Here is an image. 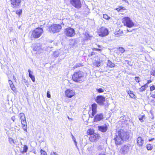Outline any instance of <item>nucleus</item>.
I'll return each instance as SVG.
<instances>
[{
	"label": "nucleus",
	"mask_w": 155,
	"mask_h": 155,
	"mask_svg": "<svg viewBox=\"0 0 155 155\" xmlns=\"http://www.w3.org/2000/svg\"><path fill=\"white\" fill-rule=\"evenodd\" d=\"M23 125L22 127H23L24 130L25 131H27V124H25V125L24 124L23 125Z\"/></svg>",
	"instance_id": "nucleus-42"
},
{
	"label": "nucleus",
	"mask_w": 155,
	"mask_h": 155,
	"mask_svg": "<svg viewBox=\"0 0 155 155\" xmlns=\"http://www.w3.org/2000/svg\"><path fill=\"white\" fill-rule=\"evenodd\" d=\"M43 32V31L42 28H36L32 32L31 39V40L32 38H39Z\"/></svg>",
	"instance_id": "nucleus-3"
},
{
	"label": "nucleus",
	"mask_w": 155,
	"mask_h": 155,
	"mask_svg": "<svg viewBox=\"0 0 155 155\" xmlns=\"http://www.w3.org/2000/svg\"><path fill=\"white\" fill-rule=\"evenodd\" d=\"M8 82L9 83V84H10V85H11V84H13V82H12V81L10 80H9L8 81Z\"/></svg>",
	"instance_id": "nucleus-52"
},
{
	"label": "nucleus",
	"mask_w": 155,
	"mask_h": 155,
	"mask_svg": "<svg viewBox=\"0 0 155 155\" xmlns=\"http://www.w3.org/2000/svg\"><path fill=\"white\" fill-rule=\"evenodd\" d=\"M115 10H117L118 12H119L121 11V10H126V9L124 7L121 6H118L117 8H116L115 9Z\"/></svg>",
	"instance_id": "nucleus-24"
},
{
	"label": "nucleus",
	"mask_w": 155,
	"mask_h": 155,
	"mask_svg": "<svg viewBox=\"0 0 155 155\" xmlns=\"http://www.w3.org/2000/svg\"><path fill=\"white\" fill-rule=\"evenodd\" d=\"M131 145L130 144L123 146L120 149V151L123 153H126L129 151Z\"/></svg>",
	"instance_id": "nucleus-10"
},
{
	"label": "nucleus",
	"mask_w": 155,
	"mask_h": 155,
	"mask_svg": "<svg viewBox=\"0 0 155 155\" xmlns=\"http://www.w3.org/2000/svg\"><path fill=\"white\" fill-rule=\"evenodd\" d=\"M145 115L144 114H143L142 115L140 116L139 117V120L141 122H143L144 121L143 119H145Z\"/></svg>",
	"instance_id": "nucleus-29"
},
{
	"label": "nucleus",
	"mask_w": 155,
	"mask_h": 155,
	"mask_svg": "<svg viewBox=\"0 0 155 155\" xmlns=\"http://www.w3.org/2000/svg\"><path fill=\"white\" fill-rule=\"evenodd\" d=\"M127 32H129V31L128 29L127 30Z\"/></svg>",
	"instance_id": "nucleus-59"
},
{
	"label": "nucleus",
	"mask_w": 155,
	"mask_h": 155,
	"mask_svg": "<svg viewBox=\"0 0 155 155\" xmlns=\"http://www.w3.org/2000/svg\"><path fill=\"white\" fill-rule=\"evenodd\" d=\"M87 134L91 135L94 133V130L93 129L90 128L87 131Z\"/></svg>",
	"instance_id": "nucleus-26"
},
{
	"label": "nucleus",
	"mask_w": 155,
	"mask_h": 155,
	"mask_svg": "<svg viewBox=\"0 0 155 155\" xmlns=\"http://www.w3.org/2000/svg\"><path fill=\"white\" fill-rule=\"evenodd\" d=\"M95 66L96 67H99L100 65V63L99 62H96L94 64Z\"/></svg>",
	"instance_id": "nucleus-39"
},
{
	"label": "nucleus",
	"mask_w": 155,
	"mask_h": 155,
	"mask_svg": "<svg viewBox=\"0 0 155 155\" xmlns=\"http://www.w3.org/2000/svg\"><path fill=\"white\" fill-rule=\"evenodd\" d=\"M103 18L104 19H107V15L103 14Z\"/></svg>",
	"instance_id": "nucleus-51"
},
{
	"label": "nucleus",
	"mask_w": 155,
	"mask_h": 155,
	"mask_svg": "<svg viewBox=\"0 0 155 155\" xmlns=\"http://www.w3.org/2000/svg\"><path fill=\"white\" fill-rule=\"evenodd\" d=\"M96 89L98 92L101 93H102L104 91V87L103 88H96Z\"/></svg>",
	"instance_id": "nucleus-30"
},
{
	"label": "nucleus",
	"mask_w": 155,
	"mask_h": 155,
	"mask_svg": "<svg viewBox=\"0 0 155 155\" xmlns=\"http://www.w3.org/2000/svg\"><path fill=\"white\" fill-rule=\"evenodd\" d=\"M94 51H101L102 50V49L101 48H94Z\"/></svg>",
	"instance_id": "nucleus-48"
},
{
	"label": "nucleus",
	"mask_w": 155,
	"mask_h": 155,
	"mask_svg": "<svg viewBox=\"0 0 155 155\" xmlns=\"http://www.w3.org/2000/svg\"><path fill=\"white\" fill-rule=\"evenodd\" d=\"M107 35L108 34V31H107Z\"/></svg>",
	"instance_id": "nucleus-60"
},
{
	"label": "nucleus",
	"mask_w": 155,
	"mask_h": 155,
	"mask_svg": "<svg viewBox=\"0 0 155 155\" xmlns=\"http://www.w3.org/2000/svg\"><path fill=\"white\" fill-rule=\"evenodd\" d=\"M97 104L95 103L93 104L92 105L91 110L92 112L91 113V117L93 118L97 113Z\"/></svg>",
	"instance_id": "nucleus-14"
},
{
	"label": "nucleus",
	"mask_w": 155,
	"mask_h": 155,
	"mask_svg": "<svg viewBox=\"0 0 155 155\" xmlns=\"http://www.w3.org/2000/svg\"><path fill=\"white\" fill-rule=\"evenodd\" d=\"M98 129L100 131L104 132L107 131V125L105 124L104 125L98 126Z\"/></svg>",
	"instance_id": "nucleus-18"
},
{
	"label": "nucleus",
	"mask_w": 155,
	"mask_h": 155,
	"mask_svg": "<svg viewBox=\"0 0 155 155\" xmlns=\"http://www.w3.org/2000/svg\"><path fill=\"white\" fill-rule=\"evenodd\" d=\"M107 65L110 68H113L114 67L115 64L110 60H108Z\"/></svg>",
	"instance_id": "nucleus-25"
},
{
	"label": "nucleus",
	"mask_w": 155,
	"mask_h": 155,
	"mask_svg": "<svg viewBox=\"0 0 155 155\" xmlns=\"http://www.w3.org/2000/svg\"><path fill=\"white\" fill-rule=\"evenodd\" d=\"M99 155H101V154H100Z\"/></svg>",
	"instance_id": "nucleus-62"
},
{
	"label": "nucleus",
	"mask_w": 155,
	"mask_h": 155,
	"mask_svg": "<svg viewBox=\"0 0 155 155\" xmlns=\"http://www.w3.org/2000/svg\"><path fill=\"white\" fill-rule=\"evenodd\" d=\"M150 74L152 76H155V69L152 70L150 71Z\"/></svg>",
	"instance_id": "nucleus-40"
},
{
	"label": "nucleus",
	"mask_w": 155,
	"mask_h": 155,
	"mask_svg": "<svg viewBox=\"0 0 155 155\" xmlns=\"http://www.w3.org/2000/svg\"><path fill=\"white\" fill-rule=\"evenodd\" d=\"M51 97V96L50 94V92L49 91H48L47 92V97L48 98H50Z\"/></svg>",
	"instance_id": "nucleus-46"
},
{
	"label": "nucleus",
	"mask_w": 155,
	"mask_h": 155,
	"mask_svg": "<svg viewBox=\"0 0 155 155\" xmlns=\"http://www.w3.org/2000/svg\"><path fill=\"white\" fill-rule=\"evenodd\" d=\"M122 21L124 26L128 28H132L134 25V23L130 18L127 17L123 18Z\"/></svg>",
	"instance_id": "nucleus-4"
},
{
	"label": "nucleus",
	"mask_w": 155,
	"mask_h": 155,
	"mask_svg": "<svg viewBox=\"0 0 155 155\" xmlns=\"http://www.w3.org/2000/svg\"><path fill=\"white\" fill-rule=\"evenodd\" d=\"M74 143H75V146H76V147L77 148H78V146H77V142L76 141H74Z\"/></svg>",
	"instance_id": "nucleus-54"
},
{
	"label": "nucleus",
	"mask_w": 155,
	"mask_h": 155,
	"mask_svg": "<svg viewBox=\"0 0 155 155\" xmlns=\"http://www.w3.org/2000/svg\"><path fill=\"white\" fill-rule=\"evenodd\" d=\"M62 28V27L59 24H54L51 25L49 28V31L50 32L53 33L59 32Z\"/></svg>",
	"instance_id": "nucleus-5"
},
{
	"label": "nucleus",
	"mask_w": 155,
	"mask_h": 155,
	"mask_svg": "<svg viewBox=\"0 0 155 155\" xmlns=\"http://www.w3.org/2000/svg\"><path fill=\"white\" fill-rule=\"evenodd\" d=\"M123 34V31L120 29L116 30L115 32V35L117 37L122 36Z\"/></svg>",
	"instance_id": "nucleus-20"
},
{
	"label": "nucleus",
	"mask_w": 155,
	"mask_h": 155,
	"mask_svg": "<svg viewBox=\"0 0 155 155\" xmlns=\"http://www.w3.org/2000/svg\"><path fill=\"white\" fill-rule=\"evenodd\" d=\"M22 12V9H19L16 11V13L18 15H20L21 14Z\"/></svg>",
	"instance_id": "nucleus-33"
},
{
	"label": "nucleus",
	"mask_w": 155,
	"mask_h": 155,
	"mask_svg": "<svg viewBox=\"0 0 155 155\" xmlns=\"http://www.w3.org/2000/svg\"><path fill=\"white\" fill-rule=\"evenodd\" d=\"M104 118V115L102 113L97 114L94 116V122H97L103 120Z\"/></svg>",
	"instance_id": "nucleus-13"
},
{
	"label": "nucleus",
	"mask_w": 155,
	"mask_h": 155,
	"mask_svg": "<svg viewBox=\"0 0 155 155\" xmlns=\"http://www.w3.org/2000/svg\"><path fill=\"white\" fill-rule=\"evenodd\" d=\"M85 79L84 73L81 71L74 72L72 76V79L73 81L79 83L84 81Z\"/></svg>",
	"instance_id": "nucleus-2"
},
{
	"label": "nucleus",
	"mask_w": 155,
	"mask_h": 155,
	"mask_svg": "<svg viewBox=\"0 0 155 155\" xmlns=\"http://www.w3.org/2000/svg\"><path fill=\"white\" fill-rule=\"evenodd\" d=\"M146 148L148 150H151L153 148V146L150 144H148L146 145Z\"/></svg>",
	"instance_id": "nucleus-27"
},
{
	"label": "nucleus",
	"mask_w": 155,
	"mask_h": 155,
	"mask_svg": "<svg viewBox=\"0 0 155 155\" xmlns=\"http://www.w3.org/2000/svg\"><path fill=\"white\" fill-rule=\"evenodd\" d=\"M40 152L41 155H47L46 152L42 149H41Z\"/></svg>",
	"instance_id": "nucleus-37"
},
{
	"label": "nucleus",
	"mask_w": 155,
	"mask_h": 155,
	"mask_svg": "<svg viewBox=\"0 0 155 155\" xmlns=\"http://www.w3.org/2000/svg\"><path fill=\"white\" fill-rule=\"evenodd\" d=\"M11 119L13 122H14L15 120V116H13L11 117Z\"/></svg>",
	"instance_id": "nucleus-50"
},
{
	"label": "nucleus",
	"mask_w": 155,
	"mask_h": 155,
	"mask_svg": "<svg viewBox=\"0 0 155 155\" xmlns=\"http://www.w3.org/2000/svg\"><path fill=\"white\" fill-rule=\"evenodd\" d=\"M99 137V134L94 133L91 135V136L89 137V140L90 141H92L97 140V139H98Z\"/></svg>",
	"instance_id": "nucleus-16"
},
{
	"label": "nucleus",
	"mask_w": 155,
	"mask_h": 155,
	"mask_svg": "<svg viewBox=\"0 0 155 155\" xmlns=\"http://www.w3.org/2000/svg\"><path fill=\"white\" fill-rule=\"evenodd\" d=\"M9 141L11 144L12 143L13 144L15 143L14 140L12 138H9Z\"/></svg>",
	"instance_id": "nucleus-35"
},
{
	"label": "nucleus",
	"mask_w": 155,
	"mask_h": 155,
	"mask_svg": "<svg viewBox=\"0 0 155 155\" xmlns=\"http://www.w3.org/2000/svg\"><path fill=\"white\" fill-rule=\"evenodd\" d=\"M10 85L11 88L12 90L14 91H16V88L13 84H11Z\"/></svg>",
	"instance_id": "nucleus-36"
},
{
	"label": "nucleus",
	"mask_w": 155,
	"mask_h": 155,
	"mask_svg": "<svg viewBox=\"0 0 155 155\" xmlns=\"http://www.w3.org/2000/svg\"><path fill=\"white\" fill-rule=\"evenodd\" d=\"M98 35L101 37H104L107 35V28L102 27L101 28V31L98 33Z\"/></svg>",
	"instance_id": "nucleus-15"
},
{
	"label": "nucleus",
	"mask_w": 155,
	"mask_h": 155,
	"mask_svg": "<svg viewBox=\"0 0 155 155\" xmlns=\"http://www.w3.org/2000/svg\"><path fill=\"white\" fill-rule=\"evenodd\" d=\"M21 123L22 125H23L24 124H27V123L26 120V119L24 120H21Z\"/></svg>",
	"instance_id": "nucleus-43"
},
{
	"label": "nucleus",
	"mask_w": 155,
	"mask_h": 155,
	"mask_svg": "<svg viewBox=\"0 0 155 155\" xmlns=\"http://www.w3.org/2000/svg\"><path fill=\"white\" fill-rule=\"evenodd\" d=\"M97 46L99 48H102V46L100 45H98Z\"/></svg>",
	"instance_id": "nucleus-56"
},
{
	"label": "nucleus",
	"mask_w": 155,
	"mask_h": 155,
	"mask_svg": "<svg viewBox=\"0 0 155 155\" xmlns=\"http://www.w3.org/2000/svg\"><path fill=\"white\" fill-rule=\"evenodd\" d=\"M74 91L70 89H67L65 92L66 96L69 98L72 97L74 95Z\"/></svg>",
	"instance_id": "nucleus-9"
},
{
	"label": "nucleus",
	"mask_w": 155,
	"mask_h": 155,
	"mask_svg": "<svg viewBox=\"0 0 155 155\" xmlns=\"http://www.w3.org/2000/svg\"><path fill=\"white\" fill-rule=\"evenodd\" d=\"M53 56L54 57H57L58 56V54L56 52H55L53 53Z\"/></svg>",
	"instance_id": "nucleus-45"
},
{
	"label": "nucleus",
	"mask_w": 155,
	"mask_h": 155,
	"mask_svg": "<svg viewBox=\"0 0 155 155\" xmlns=\"http://www.w3.org/2000/svg\"><path fill=\"white\" fill-rule=\"evenodd\" d=\"M127 93L129 94V96L130 97L133 98H135L136 97V96L134 94L133 91L130 90H129L127 91Z\"/></svg>",
	"instance_id": "nucleus-22"
},
{
	"label": "nucleus",
	"mask_w": 155,
	"mask_h": 155,
	"mask_svg": "<svg viewBox=\"0 0 155 155\" xmlns=\"http://www.w3.org/2000/svg\"><path fill=\"white\" fill-rule=\"evenodd\" d=\"M152 82V81L151 80H148L147 81V83H146L145 84L148 87V84L150 83H151Z\"/></svg>",
	"instance_id": "nucleus-44"
},
{
	"label": "nucleus",
	"mask_w": 155,
	"mask_h": 155,
	"mask_svg": "<svg viewBox=\"0 0 155 155\" xmlns=\"http://www.w3.org/2000/svg\"><path fill=\"white\" fill-rule=\"evenodd\" d=\"M29 77L31 78L33 82H34L35 81V78L34 75H32L29 76Z\"/></svg>",
	"instance_id": "nucleus-41"
},
{
	"label": "nucleus",
	"mask_w": 155,
	"mask_h": 155,
	"mask_svg": "<svg viewBox=\"0 0 155 155\" xmlns=\"http://www.w3.org/2000/svg\"><path fill=\"white\" fill-rule=\"evenodd\" d=\"M11 4L13 8H18L21 5V0H11Z\"/></svg>",
	"instance_id": "nucleus-8"
},
{
	"label": "nucleus",
	"mask_w": 155,
	"mask_h": 155,
	"mask_svg": "<svg viewBox=\"0 0 155 155\" xmlns=\"http://www.w3.org/2000/svg\"><path fill=\"white\" fill-rule=\"evenodd\" d=\"M144 140L140 137H138L137 139V144L139 146H142Z\"/></svg>",
	"instance_id": "nucleus-17"
},
{
	"label": "nucleus",
	"mask_w": 155,
	"mask_h": 155,
	"mask_svg": "<svg viewBox=\"0 0 155 155\" xmlns=\"http://www.w3.org/2000/svg\"><path fill=\"white\" fill-rule=\"evenodd\" d=\"M28 72H29V76H30L33 75L32 73L33 72L29 69L28 70Z\"/></svg>",
	"instance_id": "nucleus-47"
},
{
	"label": "nucleus",
	"mask_w": 155,
	"mask_h": 155,
	"mask_svg": "<svg viewBox=\"0 0 155 155\" xmlns=\"http://www.w3.org/2000/svg\"><path fill=\"white\" fill-rule=\"evenodd\" d=\"M117 50L118 51L117 53H118L122 54L124 53L125 51V50L124 48L122 47H119L118 48Z\"/></svg>",
	"instance_id": "nucleus-23"
},
{
	"label": "nucleus",
	"mask_w": 155,
	"mask_h": 155,
	"mask_svg": "<svg viewBox=\"0 0 155 155\" xmlns=\"http://www.w3.org/2000/svg\"><path fill=\"white\" fill-rule=\"evenodd\" d=\"M82 64L81 63H76L75 65L74 66L73 68H76L80 67V66H82Z\"/></svg>",
	"instance_id": "nucleus-31"
},
{
	"label": "nucleus",
	"mask_w": 155,
	"mask_h": 155,
	"mask_svg": "<svg viewBox=\"0 0 155 155\" xmlns=\"http://www.w3.org/2000/svg\"><path fill=\"white\" fill-rule=\"evenodd\" d=\"M19 115L21 120L25 119V117L24 113H20Z\"/></svg>",
	"instance_id": "nucleus-28"
},
{
	"label": "nucleus",
	"mask_w": 155,
	"mask_h": 155,
	"mask_svg": "<svg viewBox=\"0 0 155 155\" xmlns=\"http://www.w3.org/2000/svg\"><path fill=\"white\" fill-rule=\"evenodd\" d=\"M51 155H58L56 152H53L51 153Z\"/></svg>",
	"instance_id": "nucleus-49"
},
{
	"label": "nucleus",
	"mask_w": 155,
	"mask_h": 155,
	"mask_svg": "<svg viewBox=\"0 0 155 155\" xmlns=\"http://www.w3.org/2000/svg\"><path fill=\"white\" fill-rule=\"evenodd\" d=\"M42 46L39 43L34 44L32 45L33 50L35 51H40L42 50Z\"/></svg>",
	"instance_id": "nucleus-12"
},
{
	"label": "nucleus",
	"mask_w": 155,
	"mask_h": 155,
	"mask_svg": "<svg viewBox=\"0 0 155 155\" xmlns=\"http://www.w3.org/2000/svg\"><path fill=\"white\" fill-rule=\"evenodd\" d=\"M72 139L74 142V141H76L75 138L74 137L72 134Z\"/></svg>",
	"instance_id": "nucleus-55"
},
{
	"label": "nucleus",
	"mask_w": 155,
	"mask_h": 155,
	"mask_svg": "<svg viewBox=\"0 0 155 155\" xmlns=\"http://www.w3.org/2000/svg\"><path fill=\"white\" fill-rule=\"evenodd\" d=\"M110 17H108V18H107V19H110Z\"/></svg>",
	"instance_id": "nucleus-58"
},
{
	"label": "nucleus",
	"mask_w": 155,
	"mask_h": 155,
	"mask_svg": "<svg viewBox=\"0 0 155 155\" xmlns=\"http://www.w3.org/2000/svg\"><path fill=\"white\" fill-rule=\"evenodd\" d=\"M155 139L154 138H152L150 139H149L148 140V141L149 142L151 141H153Z\"/></svg>",
	"instance_id": "nucleus-53"
},
{
	"label": "nucleus",
	"mask_w": 155,
	"mask_h": 155,
	"mask_svg": "<svg viewBox=\"0 0 155 155\" xmlns=\"http://www.w3.org/2000/svg\"><path fill=\"white\" fill-rule=\"evenodd\" d=\"M148 87L146 85L144 84L139 88V91L141 93L143 92Z\"/></svg>",
	"instance_id": "nucleus-21"
},
{
	"label": "nucleus",
	"mask_w": 155,
	"mask_h": 155,
	"mask_svg": "<svg viewBox=\"0 0 155 155\" xmlns=\"http://www.w3.org/2000/svg\"><path fill=\"white\" fill-rule=\"evenodd\" d=\"M152 97L153 98L155 99V95H154V94L152 96Z\"/></svg>",
	"instance_id": "nucleus-57"
},
{
	"label": "nucleus",
	"mask_w": 155,
	"mask_h": 155,
	"mask_svg": "<svg viewBox=\"0 0 155 155\" xmlns=\"http://www.w3.org/2000/svg\"><path fill=\"white\" fill-rule=\"evenodd\" d=\"M21 144H22V142H21Z\"/></svg>",
	"instance_id": "nucleus-61"
},
{
	"label": "nucleus",
	"mask_w": 155,
	"mask_h": 155,
	"mask_svg": "<svg viewBox=\"0 0 155 155\" xmlns=\"http://www.w3.org/2000/svg\"><path fill=\"white\" fill-rule=\"evenodd\" d=\"M130 137V133L120 129L117 131L114 138L115 143L116 145H121L124 142L128 140Z\"/></svg>",
	"instance_id": "nucleus-1"
},
{
	"label": "nucleus",
	"mask_w": 155,
	"mask_h": 155,
	"mask_svg": "<svg viewBox=\"0 0 155 155\" xmlns=\"http://www.w3.org/2000/svg\"><path fill=\"white\" fill-rule=\"evenodd\" d=\"M70 2L72 6L77 9H79L81 7L80 0H70Z\"/></svg>",
	"instance_id": "nucleus-6"
},
{
	"label": "nucleus",
	"mask_w": 155,
	"mask_h": 155,
	"mask_svg": "<svg viewBox=\"0 0 155 155\" xmlns=\"http://www.w3.org/2000/svg\"><path fill=\"white\" fill-rule=\"evenodd\" d=\"M134 80L137 83H139L140 81V78L139 77H135Z\"/></svg>",
	"instance_id": "nucleus-34"
},
{
	"label": "nucleus",
	"mask_w": 155,
	"mask_h": 155,
	"mask_svg": "<svg viewBox=\"0 0 155 155\" xmlns=\"http://www.w3.org/2000/svg\"><path fill=\"white\" fill-rule=\"evenodd\" d=\"M64 33L67 36L71 37L75 35V30L73 28L69 27L65 29Z\"/></svg>",
	"instance_id": "nucleus-7"
},
{
	"label": "nucleus",
	"mask_w": 155,
	"mask_h": 155,
	"mask_svg": "<svg viewBox=\"0 0 155 155\" xmlns=\"http://www.w3.org/2000/svg\"><path fill=\"white\" fill-rule=\"evenodd\" d=\"M154 90H155V86L154 85L150 86V91H153Z\"/></svg>",
	"instance_id": "nucleus-38"
},
{
	"label": "nucleus",
	"mask_w": 155,
	"mask_h": 155,
	"mask_svg": "<svg viewBox=\"0 0 155 155\" xmlns=\"http://www.w3.org/2000/svg\"><path fill=\"white\" fill-rule=\"evenodd\" d=\"M78 42L76 40H71L70 45L72 48L75 47Z\"/></svg>",
	"instance_id": "nucleus-19"
},
{
	"label": "nucleus",
	"mask_w": 155,
	"mask_h": 155,
	"mask_svg": "<svg viewBox=\"0 0 155 155\" xmlns=\"http://www.w3.org/2000/svg\"><path fill=\"white\" fill-rule=\"evenodd\" d=\"M28 149V146L26 145H24V147H23V151H22L21 153H23L27 152V151Z\"/></svg>",
	"instance_id": "nucleus-32"
},
{
	"label": "nucleus",
	"mask_w": 155,
	"mask_h": 155,
	"mask_svg": "<svg viewBox=\"0 0 155 155\" xmlns=\"http://www.w3.org/2000/svg\"><path fill=\"white\" fill-rule=\"evenodd\" d=\"M105 98L101 95L97 96L96 99V102L101 105L103 104V103L105 101Z\"/></svg>",
	"instance_id": "nucleus-11"
}]
</instances>
